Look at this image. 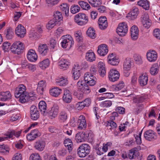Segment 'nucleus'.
Returning a JSON list of instances; mask_svg holds the SVG:
<instances>
[{
    "label": "nucleus",
    "instance_id": "nucleus-1",
    "mask_svg": "<svg viewBox=\"0 0 160 160\" xmlns=\"http://www.w3.org/2000/svg\"><path fill=\"white\" fill-rule=\"evenodd\" d=\"M26 87L23 84L19 85L16 88L15 92V96L17 98H19L20 102L23 103V102L25 101L24 98L27 95V92H26Z\"/></svg>",
    "mask_w": 160,
    "mask_h": 160
},
{
    "label": "nucleus",
    "instance_id": "nucleus-2",
    "mask_svg": "<svg viewBox=\"0 0 160 160\" xmlns=\"http://www.w3.org/2000/svg\"><path fill=\"white\" fill-rule=\"evenodd\" d=\"M25 46L20 41L14 42L10 47V50L13 53L19 55L23 52Z\"/></svg>",
    "mask_w": 160,
    "mask_h": 160
},
{
    "label": "nucleus",
    "instance_id": "nucleus-3",
    "mask_svg": "<svg viewBox=\"0 0 160 160\" xmlns=\"http://www.w3.org/2000/svg\"><path fill=\"white\" fill-rule=\"evenodd\" d=\"M90 147L87 144H82L77 150V153L79 157L81 158L85 157L90 153Z\"/></svg>",
    "mask_w": 160,
    "mask_h": 160
},
{
    "label": "nucleus",
    "instance_id": "nucleus-4",
    "mask_svg": "<svg viewBox=\"0 0 160 160\" xmlns=\"http://www.w3.org/2000/svg\"><path fill=\"white\" fill-rule=\"evenodd\" d=\"M74 20L78 25L82 26L87 23L88 22V18L84 13H79L75 15Z\"/></svg>",
    "mask_w": 160,
    "mask_h": 160
},
{
    "label": "nucleus",
    "instance_id": "nucleus-5",
    "mask_svg": "<svg viewBox=\"0 0 160 160\" xmlns=\"http://www.w3.org/2000/svg\"><path fill=\"white\" fill-rule=\"evenodd\" d=\"M63 40L61 42L62 47L63 48H66L68 47L70 48L74 44V42L72 37L69 35L62 36Z\"/></svg>",
    "mask_w": 160,
    "mask_h": 160
},
{
    "label": "nucleus",
    "instance_id": "nucleus-6",
    "mask_svg": "<svg viewBox=\"0 0 160 160\" xmlns=\"http://www.w3.org/2000/svg\"><path fill=\"white\" fill-rule=\"evenodd\" d=\"M128 31V27L127 24L125 22H123L119 24L116 31L119 36H124L127 33Z\"/></svg>",
    "mask_w": 160,
    "mask_h": 160
},
{
    "label": "nucleus",
    "instance_id": "nucleus-7",
    "mask_svg": "<svg viewBox=\"0 0 160 160\" xmlns=\"http://www.w3.org/2000/svg\"><path fill=\"white\" fill-rule=\"evenodd\" d=\"M41 133L37 129L32 130L30 133L28 134L27 138L29 141L33 140L37 137H40Z\"/></svg>",
    "mask_w": 160,
    "mask_h": 160
},
{
    "label": "nucleus",
    "instance_id": "nucleus-8",
    "mask_svg": "<svg viewBox=\"0 0 160 160\" xmlns=\"http://www.w3.org/2000/svg\"><path fill=\"white\" fill-rule=\"evenodd\" d=\"M120 74L116 70L112 69L109 73L108 77L110 81L113 82L117 81L119 78Z\"/></svg>",
    "mask_w": 160,
    "mask_h": 160
},
{
    "label": "nucleus",
    "instance_id": "nucleus-9",
    "mask_svg": "<svg viewBox=\"0 0 160 160\" xmlns=\"http://www.w3.org/2000/svg\"><path fill=\"white\" fill-rule=\"evenodd\" d=\"M26 29L21 24L18 25L15 29V33L17 36L20 38L24 37L26 33Z\"/></svg>",
    "mask_w": 160,
    "mask_h": 160
},
{
    "label": "nucleus",
    "instance_id": "nucleus-10",
    "mask_svg": "<svg viewBox=\"0 0 160 160\" xmlns=\"http://www.w3.org/2000/svg\"><path fill=\"white\" fill-rule=\"evenodd\" d=\"M98 23L100 29L102 30L105 29L108 26V23L106 17H100L98 19Z\"/></svg>",
    "mask_w": 160,
    "mask_h": 160
},
{
    "label": "nucleus",
    "instance_id": "nucleus-11",
    "mask_svg": "<svg viewBox=\"0 0 160 160\" xmlns=\"http://www.w3.org/2000/svg\"><path fill=\"white\" fill-rule=\"evenodd\" d=\"M108 62L112 66L118 65L119 60L118 58L115 56L113 53L110 54L108 57Z\"/></svg>",
    "mask_w": 160,
    "mask_h": 160
},
{
    "label": "nucleus",
    "instance_id": "nucleus-12",
    "mask_svg": "<svg viewBox=\"0 0 160 160\" xmlns=\"http://www.w3.org/2000/svg\"><path fill=\"white\" fill-rule=\"evenodd\" d=\"M87 134L83 132L78 133L76 135L75 138L76 142L80 143L84 142L88 137Z\"/></svg>",
    "mask_w": 160,
    "mask_h": 160
},
{
    "label": "nucleus",
    "instance_id": "nucleus-13",
    "mask_svg": "<svg viewBox=\"0 0 160 160\" xmlns=\"http://www.w3.org/2000/svg\"><path fill=\"white\" fill-rule=\"evenodd\" d=\"M63 101L66 103H69L72 99V97L70 92L68 90H64L62 97Z\"/></svg>",
    "mask_w": 160,
    "mask_h": 160
},
{
    "label": "nucleus",
    "instance_id": "nucleus-14",
    "mask_svg": "<svg viewBox=\"0 0 160 160\" xmlns=\"http://www.w3.org/2000/svg\"><path fill=\"white\" fill-rule=\"evenodd\" d=\"M58 107L57 105L53 106L48 112L47 111V114L49 115L50 118L53 119L56 118L58 114Z\"/></svg>",
    "mask_w": 160,
    "mask_h": 160
},
{
    "label": "nucleus",
    "instance_id": "nucleus-15",
    "mask_svg": "<svg viewBox=\"0 0 160 160\" xmlns=\"http://www.w3.org/2000/svg\"><path fill=\"white\" fill-rule=\"evenodd\" d=\"M139 12L138 8H137L134 7L130 12L128 13L127 17L129 19L134 20L137 18Z\"/></svg>",
    "mask_w": 160,
    "mask_h": 160
},
{
    "label": "nucleus",
    "instance_id": "nucleus-16",
    "mask_svg": "<svg viewBox=\"0 0 160 160\" xmlns=\"http://www.w3.org/2000/svg\"><path fill=\"white\" fill-rule=\"evenodd\" d=\"M45 144V142L44 140H39L35 142L34 147L38 150L42 151L44 149Z\"/></svg>",
    "mask_w": 160,
    "mask_h": 160
},
{
    "label": "nucleus",
    "instance_id": "nucleus-17",
    "mask_svg": "<svg viewBox=\"0 0 160 160\" xmlns=\"http://www.w3.org/2000/svg\"><path fill=\"white\" fill-rule=\"evenodd\" d=\"M144 137L146 140L148 141L155 140L156 138L154 132L151 130L146 131L144 132Z\"/></svg>",
    "mask_w": 160,
    "mask_h": 160
},
{
    "label": "nucleus",
    "instance_id": "nucleus-18",
    "mask_svg": "<svg viewBox=\"0 0 160 160\" xmlns=\"http://www.w3.org/2000/svg\"><path fill=\"white\" fill-rule=\"evenodd\" d=\"M147 57L148 60L150 62H154L157 58V53L154 50L150 51L147 52Z\"/></svg>",
    "mask_w": 160,
    "mask_h": 160
},
{
    "label": "nucleus",
    "instance_id": "nucleus-19",
    "mask_svg": "<svg viewBox=\"0 0 160 160\" xmlns=\"http://www.w3.org/2000/svg\"><path fill=\"white\" fill-rule=\"evenodd\" d=\"M28 59L31 62H35L38 58V56L35 51L33 49L30 50L27 55Z\"/></svg>",
    "mask_w": 160,
    "mask_h": 160
},
{
    "label": "nucleus",
    "instance_id": "nucleus-20",
    "mask_svg": "<svg viewBox=\"0 0 160 160\" xmlns=\"http://www.w3.org/2000/svg\"><path fill=\"white\" fill-rule=\"evenodd\" d=\"M79 65L78 64L75 65L74 67L72 70L74 80H77L80 76V68H78Z\"/></svg>",
    "mask_w": 160,
    "mask_h": 160
},
{
    "label": "nucleus",
    "instance_id": "nucleus-21",
    "mask_svg": "<svg viewBox=\"0 0 160 160\" xmlns=\"http://www.w3.org/2000/svg\"><path fill=\"white\" fill-rule=\"evenodd\" d=\"M47 104L46 102L43 101H41L38 104L39 109L41 114L45 116L47 114Z\"/></svg>",
    "mask_w": 160,
    "mask_h": 160
},
{
    "label": "nucleus",
    "instance_id": "nucleus-22",
    "mask_svg": "<svg viewBox=\"0 0 160 160\" xmlns=\"http://www.w3.org/2000/svg\"><path fill=\"white\" fill-rule=\"evenodd\" d=\"M108 52V49L106 44H103L99 46L97 52L101 56H104Z\"/></svg>",
    "mask_w": 160,
    "mask_h": 160
},
{
    "label": "nucleus",
    "instance_id": "nucleus-23",
    "mask_svg": "<svg viewBox=\"0 0 160 160\" xmlns=\"http://www.w3.org/2000/svg\"><path fill=\"white\" fill-rule=\"evenodd\" d=\"M48 50V46L46 44H40L38 46V51L42 56H45L47 53Z\"/></svg>",
    "mask_w": 160,
    "mask_h": 160
},
{
    "label": "nucleus",
    "instance_id": "nucleus-24",
    "mask_svg": "<svg viewBox=\"0 0 160 160\" xmlns=\"http://www.w3.org/2000/svg\"><path fill=\"white\" fill-rule=\"evenodd\" d=\"M78 122L79 123L78 127L79 129H82L86 128L87 124L85 117L82 115L80 116L78 119Z\"/></svg>",
    "mask_w": 160,
    "mask_h": 160
},
{
    "label": "nucleus",
    "instance_id": "nucleus-25",
    "mask_svg": "<svg viewBox=\"0 0 160 160\" xmlns=\"http://www.w3.org/2000/svg\"><path fill=\"white\" fill-rule=\"evenodd\" d=\"M11 95L9 91L0 92V100L5 101L11 99Z\"/></svg>",
    "mask_w": 160,
    "mask_h": 160
},
{
    "label": "nucleus",
    "instance_id": "nucleus-26",
    "mask_svg": "<svg viewBox=\"0 0 160 160\" xmlns=\"http://www.w3.org/2000/svg\"><path fill=\"white\" fill-rule=\"evenodd\" d=\"M148 81V75L146 73L143 74L138 78L139 82L142 86L146 85L147 84Z\"/></svg>",
    "mask_w": 160,
    "mask_h": 160
},
{
    "label": "nucleus",
    "instance_id": "nucleus-27",
    "mask_svg": "<svg viewBox=\"0 0 160 160\" xmlns=\"http://www.w3.org/2000/svg\"><path fill=\"white\" fill-rule=\"evenodd\" d=\"M14 33V30L9 28L5 31L4 35L7 39H11L12 38Z\"/></svg>",
    "mask_w": 160,
    "mask_h": 160
},
{
    "label": "nucleus",
    "instance_id": "nucleus-28",
    "mask_svg": "<svg viewBox=\"0 0 160 160\" xmlns=\"http://www.w3.org/2000/svg\"><path fill=\"white\" fill-rule=\"evenodd\" d=\"M69 65V62L65 59H61L58 62L60 68L63 70L67 69Z\"/></svg>",
    "mask_w": 160,
    "mask_h": 160
},
{
    "label": "nucleus",
    "instance_id": "nucleus-29",
    "mask_svg": "<svg viewBox=\"0 0 160 160\" xmlns=\"http://www.w3.org/2000/svg\"><path fill=\"white\" fill-rule=\"evenodd\" d=\"M137 4L146 10H148L149 8V2L147 0H140L138 2Z\"/></svg>",
    "mask_w": 160,
    "mask_h": 160
},
{
    "label": "nucleus",
    "instance_id": "nucleus-30",
    "mask_svg": "<svg viewBox=\"0 0 160 160\" xmlns=\"http://www.w3.org/2000/svg\"><path fill=\"white\" fill-rule=\"evenodd\" d=\"M64 144L70 153L73 148V145L72 140L69 138L66 139L64 140Z\"/></svg>",
    "mask_w": 160,
    "mask_h": 160
},
{
    "label": "nucleus",
    "instance_id": "nucleus-31",
    "mask_svg": "<svg viewBox=\"0 0 160 160\" xmlns=\"http://www.w3.org/2000/svg\"><path fill=\"white\" fill-rule=\"evenodd\" d=\"M98 72L100 75L103 77L106 73V71L104 65L102 62H100L98 64Z\"/></svg>",
    "mask_w": 160,
    "mask_h": 160
},
{
    "label": "nucleus",
    "instance_id": "nucleus-32",
    "mask_svg": "<svg viewBox=\"0 0 160 160\" xmlns=\"http://www.w3.org/2000/svg\"><path fill=\"white\" fill-rule=\"evenodd\" d=\"M59 7L63 14H65L67 16L68 15L69 7L67 3H63L61 4Z\"/></svg>",
    "mask_w": 160,
    "mask_h": 160
},
{
    "label": "nucleus",
    "instance_id": "nucleus-33",
    "mask_svg": "<svg viewBox=\"0 0 160 160\" xmlns=\"http://www.w3.org/2000/svg\"><path fill=\"white\" fill-rule=\"evenodd\" d=\"M68 119V114L66 112L64 111H61L58 116V119L61 122H64Z\"/></svg>",
    "mask_w": 160,
    "mask_h": 160
},
{
    "label": "nucleus",
    "instance_id": "nucleus-34",
    "mask_svg": "<svg viewBox=\"0 0 160 160\" xmlns=\"http://www.w3.org/2000/svg\"><path fill=\"white\" fill-rule=\"evenodd\" d=\"M46 86V82L45 81L41 80L38 83L37 91L39 92L40 94H42L44 90V87Z\"/></svg>",
    "mask_w": 160,
    "mask_h": 160
},
{
    "label": "nucleus",
    "instance_id": "nucleus-35",
    "mask_svg": "<svg viewBox=\"0 0 160 160\" xmlns=\"http://www.w3.org/2000/svg\"><path fill=\"white\" fill-rule=\"evenodd\" d=\"M61 89L58 87L52 88L50 91V94L54 97H57L60 94L61 92Z\"/></svg>",
    "mask_w": 160,
    "mask_h": 160
},
{
    "label": "nucleus",
    "instance_id": "nucleus-36",
    "mask_svg": "<svg viewBox=\"0 0 160 160\" xmlns=\"http://www.w3.org/2000/svg\"><path fill=\"white\" fill-rule=\"evenodd\" d=\"M131 59L130 58H127L123 64L124 70H129L131 68Z\"/></svg>",
    "mask_w": 160,
    "mask_h": 160
},
{
    "label": "nucleus",
    "instance_id": "nucleus-37",
    "mask_svg": "<svg viewBox=\"0 0 160 160\" xmlns=\"http://www.w3.org/2000/svg\"><path fill=\"white\" fill-rule=\"evenodd\" d=\"M95 32V30L93 28H89L87 31V34L88 36L92 39H94L96 37Z\"/></svg>",
    "mask_w": 160,
    "mask_h": 160
},
{
    "label": "nucleus",
    "instance_id": "nucleus-38",
    "mask_svg": "<svg viewBox=\"0 0 160 160\" xmlns=\"http://www.w3.org/2000/svg\"><path fill=\"white\" fill-rule=\"evenodd\" d=\"M86 58L87 61L92 62L95 59V54L93 52H87L86 54Z\"/></svg>",
    "mask_w": 160,
    "mask_h": 160
},
{
    "label": "nucleus",
    "instance_id": "nucleus-39",
    "mask_svg": "<svg viewBox=\"0 0 160 160\" xmlns=\"http://www.w3.org/2000/svg\"><path fill=\"white\" fill-rule=\"evenodd\" d=\"M49 64V60L47 58L40 62L39 65L42 69H44L48 67Z\"/></svg>",
    "mask_w": 160,
    "mask_h": 160
},
{
    "label": "nucleus",
    "instance_id": "nucleus-40",
    "mask_svg": "<svg viewBox=\"0 0 160 160\" xmlns=\"http://www.w3.org/2000/svg\"><path fill=\"white\" fill-rule=\"evenodd\" d=\"M78 4L81 8L83 9L87 10L90 9V7L89 5L86 2L84 1H80L78 2Z\"/></svg>",
    "mask_w": 160,
    "mask_h": 160
},
{
    "label": "nucleus",
    "instance_id": "nucleus-41",
    "mask_svg": "<svg viewBox=\"0 0 160 160\" xmlns=\"http://www.w3.org/2000/svg\"><path fill=\"white\" fill-rule=\"evenodd\" d=\"M62 13L61 12L57 11L54 14V18L53 19L55 21H57V22H59L61 20H62Z\"/></svg>",
    "mask_w": 160,
    "mask_h": 160
},
{
    "label": "nucleus",
    "instance_id": "nucleus-42",
    "mask_svg": "<svg viewBox=\"0 0 160 160\" xmlns=\"http://www.w3.org/2000/svg\"><path fill=\"white\" fill-rule=\"evenodd\" d=\"M56 83L58 85L63 86L68 83V82L66 79L62 78L58 79V81L56 82Z\"/></svg>",
    "mask_w": 160,
    "mask_h": 160
},
{
    "label": "nucleus",
    "instance_id": "nucleus-43",
    "mask_svg": "<svg viewBox=\"0 0 160 160\" xmlns=\"http://www.w3.org/2000/svg\"><path fill=\"white\" fill-rule=\"evenodd\" d=\"M147 96L145 95H142L140 97H137L134 98L133 102L135 103H140L142 102L146 98Z\"/></svg>",
    "mask_w": 160,
    "mask_h": 160
},
{
    "label": "nucleus",
    "instance_id": "nucleus-44",
    "mask_svg": "<svg viewBox=\"0 0 160 160\" xmlns=\"http://www.w3.org/2000/svg\"><path fill=\"white\" fill-rule=\"evenodd\" d=\"M57 21H55L53 19L50 21L46 25L48 29H51L58 24Z\"/></svg>",
    "mask_w": 160,
    "mask_h": 160
},
{
    "label": "nucleus",
    "instance_id": "nucleus-45",
    "mask_svg": "<svg viewBox=\"0 0 160 160\" xmlns=\"http://www.w3.org/2000/svg\"><path fill=\"white\" fill-rule=\"evenodd\" d=\"M88 1L89 3L94 7H97L102 4L101 0H88Z\"/></svg>",
    "mask_w": 160,
    "mask_h": 160
},
{
    "label": "nucleus",
    "instance_id": "nucleus-46",
    "mask_svg": "<svg viewBox=\"0 0 160 160\" xmlns=\"http://www.w3.org/2000/svg\"><path fill=\"white\" fill-rule=\"evenodd\" d=\"M159 69L158 66L156 65H153L151 68L150 72L153 75H156L158 72Z\"/></svg>",
    "mask_w": 160,
    "mask_h": 160
},
{
    "label": "nucleus",
    "instance_id": "nucleus-47",
    "mask_svg": "<svg viewBox=\"0 0 160 160\" xmlns=\"http://www.w3.org/2000/svg\"><path fill=\"white\" fill-rule=\"evenodd\" d=\"M21 132L18 131V132H15V131H12L10 132H9L7 134V136L9 138H11L12 137L13 135H14L17 137L19 136L21 134Z\"/></svg>",
    "mask_w": 160,
    "mask_h": 160
},
{
    "label": "nucleus",
    "instance_id": "nucleus-48",
    "mask_svg": "<svg viewBox=\"0 0 160 160\" xmlns=\"http://www.w3.org/2000/svg\"><path fill=\"white\" fill-rule=\"evenodd\" d=\"M80 9V8L78 5H72L70 8L71 12L73 14H75L79 12Z\"/></svg>",
    "mask_w": 160,
    "mask_h": 160
},
{
    "label": "nucleus",
    "instance_id": "nucleus-49",
    "mask_svg": "<svg viewBox=\"0 0 160 160\" xmlns=\"http://www.w3.org/2000/svg\"><path fill=\"white\" fill-rule=\"evenodd\" d=\"M43 157L45 160H58L56 157L53 155H50L48 153H45Z\"/></svg>",
    "mask_w": 160,
    "mask_h": 160
},
{
    "label": "nucleus",
    "instance_id": "nucleus-50",
    "mask_svg": "<svg viewBox=\"0 0 160 160\" xmlns=\"http://www.w3.org/2000/svg\"><path fill=\"white\" fill-rule=\"evenodd\" d=\"M11 43L9 42H4L2 46V48L5 52H8L9 50Z\"/></svg>",
    "mask_w": 160,
    "mask_h": 160
},
{
    "label": "nucleus",
    "instance_id": "nucleus-51",
    "mask_svg": "<svg viewBox=\"0 0 160 160\" xmlns=\"http://www.w3.org/2000/svg\"><path fill=\"white\" fill-rule=\"evenodd\" d=\"M31 118L33 120H36L39 117V113L38 111V112H33L30 113Z\"/></svg>",
    "mask_w": 160,
    "mask_h": 160
},
{
    "label": "nucleus",
    "instance_id": "nucleus-52",
    "mask_svg": "<svg viewBox=\"0 0 160 160\" xmlns=\"http://www.w3.org/2000/svg\"><path fill=\"white\" fill-rule=\"evenodd\" d=\"M75 37L76 38V40L78 42H80L82 41V33L78 31L74 34Z\"/></svg>",
    "mask_w": 160,
    "mask_h": 160
},
{
    "label": "nucleus",
    "instance_id": "nucleus-53",
    "mask_svg": "<svg viewBox=\"0 0 160 160\" xmlns=\"http://www.w3.org/2000/svg\"><path fill=\"white\" fill-rule=\"evenodd\" d=\"M29 160H41L38 154H32L30 157Z\"/></svg>",
    "mask_w": 160,
    "mask_h": 160
},
{
    "label": "nucleus",
    "instance_id": "nucleus-54",
    "mask_svg": "<svg viewBox=\"0 0 160 160\" xmlns=\"http://www.w3.org/2000/svg\"><path fill=\"white\" fill-rule=\"evenodd\" d=\"M85 81L83 80H80L77 83V87L79 89H82L84 87V84L86 83Z\"/></svg>",
    "mask_w": 160,
    "mask_h": 160
},
{
    "label": "nucleus",
    "instance_id": "nucleus-55",
    "mask_svg": "<svg viewBox=\"0 0 160 160\" xmlns=\"http://www.w3.org/2000/svg\"><path fill=\"white\" fill-rule=\"evenodd\" d=\"M40 0H34L31 3V6L34 8H36L39 6Z\"/></svg>",
    "mask_w": 160,
    "mask_h": 160
},
{
    "label": "nucleus",
    "instance_id": "nucleus-56",
    "mask_svg": "<svg viewBox=\"0 0 160 160\" xmlns=\"http://www.w3.org/2000/svg\"><path fill=\"white\" fill-rule=\"evenodd\" d=\"M115 111L120 114H124L125 113V109L122 107H118L115 109Z\"/></svg>",
    "mask_w": 160,
    "mask_h": 160
},
{
    "label": "nucleus",
    "instance_id": "nucleus-57",
    "mask_svg": "<svg viewBox=\"0 0 160 160\" xmlns=\"http://www.w3.org/2000/svg\"><path fill=\"white\" fill-rule=\"evenodd\" d=\"M9 151L7 150V148L4 145H0V152L3 153L4 154L6 153Z\"/></svg>",
    "mask_w": 160,
    "mask_h": 160
},
{
    "label": "nucleus",
    "instance_id": "nucleus-58",
    "mask_svg": "<svg viewBox=\"0 0 160 160\" xmlns=\"http://www.w3.org/2000/svg\"><path fill=\"white\" fill-rule=\"evenodd\" d=\"M134 59L137 64H139L142 63V59L140 56L135 55L134 56Z\"/></svg>",
    "mask_w": 160,
    "mask_h": 160
},
{
    "label": "nucleus",
    "instance_id": "nucleus-59",
    "mask_svg": "<svg viewBox=\"0 0 160 160\" xmlns=\"http://www.w3.org/2000/svg\"><path fill=\"white\" fill-rule=\"evenodd\" d=\"M154 36L158 39H160V30L159 29H155L153 31Z\"/></svg>",
    "mask_w": 160,
    "mask_h": 160
},
{
    "label": "nucleus",
    "instance_id": "nucleus-60",
    "mask_svg": "<svg viewBox=\"0 0 160 160\" xmlns=\"http://www.w3.org/2000/svg\"><path fill=\"white\" fill-rule=\"evenodd\" d=\"M12 160H22V154L19 153L15 154Z\"/></svg>",
    "mask_w": 160,
    "mask_h": 160
},
{
    "label": "nucleus",
    "instance_id": "nucleus-61",
    "mask_svg": "<svg viewBox=\"0 0 160 160\" xmlns=\"http://www.w3.org/2000/svg\"><path fill=\"white\" fill-rule=\"evenodd\" d=\"M57 41L53 38H51L50 40L49 46L50 47L54 49L57 45Z\"/></svg>",
    "mask_w": 160,
    "mask_h": 160
},
{
    "label": "nucleus",
    "instance_id": "nucleus-62",
    "mask_svg": "<svg viewBox=\"0 0 160 160\" xmlns=\"http://www.w3.org/2000/svg\"><path fill=\"white\" fill-rule=\"evenodd\" d=\"M124 86V83L123 82H122V83H119L117 86H114L113 88H115V90L119 91L123 88Z\"/></svg>",
    "mask_w": 160,
    "mask_h": 160
},
{
    "label": "nucleus",
    "instance_id": "nucleus-63",
    "mask_svg": "<svg viewBox=\"0 0 160 160\" xmlns=\"http://www.w3.org/2000/svg\"><path fill=\"white\" fill-rule=\"evenodd\" d=\"M150 20L149 19V15L147 13H145L142 15L141 17V21L142 22H143L144 23H145L144 22H146V21L148 20Z\"/></svg>",
    "mask_w": 160,
    "mask_h": 160
},
{
    "label": "nucleus",
    "instance_id": "nucleus-64",
    "mask_svg": "<svg viewBox=\"0 0 160 160\" xmlns=\"http://www.w3.org/2000/svg\"><path fill=\"white\" fill-rule=\"evenodd\" d=\"M82 89L84 92L87 94L91 92L90 88L87 84H84V87Z\"/></svg>",
    "mask_w": 160,
    "mask_h": 160
}]
</instances>
